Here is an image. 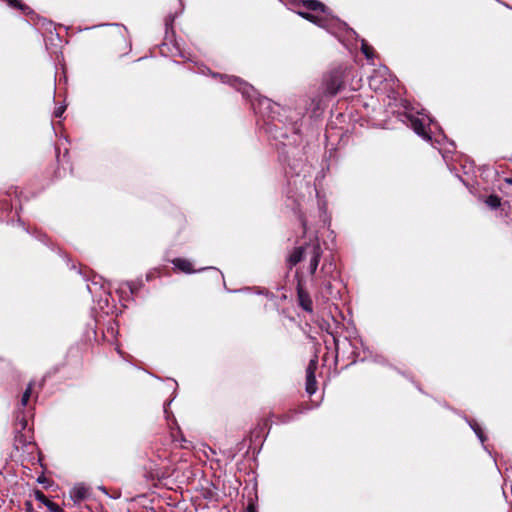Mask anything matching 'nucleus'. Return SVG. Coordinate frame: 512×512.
<instances>
[{
  "label": "nucleus",
  "instance_id": "obj_1",
  "mask_svg": "<svg viewBox=\"0 0 512 512\" xmlns=\"http://www.w3.org/2000/svg\"><path fill=\"white\" fill-rule=\"evenodd\" d=\"M322 254L319 240L315 238L309 243L295 247L287 262L290 268L304 262L301 268L312 277L311 282L315 287L326 290L325 296L328 297L333 295L331 281L336 278V265L332 260L325 259L317 272Z\"/></svg>",
  "mask_w": 512,
  "mask_h": 512
},
{
  "label": "nucleus",
  "instance_id": "obj_2",
  "mask_svg": "<svg viewBox=\"0 0 512 512\" xmlns=\"http://www.w3.org/2000/svg\"><path fill=\"white\" fill-rule=\"evenodd\" d=\"M254 110L267 118L265 130L274 139L288 137V121L291 123V131L296 134L299 131L298 123L304 115L301 111L282 107L265 97L258 100V105L254 107Z\"/></svg>",
  "mask_w": 512,
  "mask_h": 512
},
{
  "label": "nucleus",
  "instance_id": "obj_3",
  "mask_svg": "<svg viewBox=\"0 0 512 512\" xmlns=\"http://www.w3.org/2000/svg\"><path fill=\"white\" fill-rule=\"evenodd\" d=\"M302 5L308 11H298L297 14L302 18L324 28L331 34H336L335 29L345 31L357 37L356 32L345 22L336 18H329L327 8L318 0H302Z\"/></svg>",
  "mask_w": 512,
  "mask_h": 512
},
{
  "label": "nucleus",
  "instance_id": "obj_4",
  "mask_svg": "<svg viewBox=\"0 0 512 512\" xmlns=\"http://www.w3.org/2000/svg\"><path fill=\"white\" fill-rule=\"evenodd\" d=\"M303 162L297 161L293 164H288V169L285 170L287 176V190L286 196L293 199L295 203L299 202V198L303 196V190L309 189V182L306 180L305 175H301L303 170Z\"/></svg>",
  "mask_w": 512,
  "mask_h": 512
},
{
  "label": "nucleus",
  "instance_id": "obj_5",
  "mask_svg": "<svg viewBox=\"0 0 512 512\" xmlns=\"http://www.w3.org/2000/svg\"><path fill=\"white\" fill-rule=\"evenodd\" d=\"M351 71L345 66H338L328 71L322 79L319 91L325 97H333L339 93L345 86V81Z\"/></svg>",
  "mask_w": 512,
  "mask_h": 512
},
{
  "label": "nucleus",
  "instance_id": "obj_6",
  "mask_svg": "<svg viewBox=\"0 0 512 512\" xmlns=\"http://www.w3.org/2000/svg\"><path fill=\"white\" fill-rule=\"evenodd\" d=\"M406 118L417 135L426 141H432L431 125H434V122L430 116L422 114V117L419 118L412 114H407Z\"/></svg>",
  "mask_w": 512,
  "mask_h": 512
},
{
  "label": "nucleus",
  "instance_id": "obj_7",
  "mask_svg": "<svg viewBox=\"0 0 512 512\" xmlns=\"http://www.w3.org/2000/svg\"><path fill=\"white\" fill-rule=\"evenodd\" d=\"M325 96L317 90L312 95L303 100L304 110L310 113L311 118H317L324 110Z\"/></svg>",
  "mask_w": 512,
  "mask_h": 512
},
{
  "label": "nucleus",
  "instance_id": "obj_8",
  "mask_svg": "<svg viewBox=\"0 0 512 512\" xmlns=\"http://www.w3.org/2000/svg\"><path fill=\"white\" fill-rule=\"evenodd\" d=\"M220 80L222 83L228 84L234 88H236L245 98L252 99L255 95V89L252 85L243 81L242 79L229 76V75H220Z\"/></svg>",
  "mask_w": 512,
  "mask_h": 512
},
{
  "label": "nucleus",
  "instance_id": "obj_9",
  "mask_svg": "<svg viewBox=\"0 0 512 512\" xmlns=\"http://www.w3.org/2000/svg\"><path fill=\"white\" fill-rule=\"evenodd\" d=\"M87 289L93 298L99 297L98 304L101 309L108 307L110 293L104 283H100L94 278L91 284H87Z\"/></svg>",
  "mask_w": 512,
  "mask_h": 512
},
{
  "label": "nucleus",
  "instance_id": "obj_10",
  "mask_svg": "<svg viewBox=\"0 0 512 512\" xmlns=\"http://www.w3.org/2000/svg\"><path fill=\"white\" fill-rule=\"evenodd\" d=\"M171 263L174 265V267L176 269H178L179 271H181L185 274H192V273L201 272V271L209 269V270H212L217 276H220L223 278L222 272L219 271L218 269H216L214 267H207V268H201L199 270H195L193 268L192 263L189 260L184 259V258H175L171 261Z\"/></svg>",
  "mask_w": 512,
  "mask_h": 512
},
{
  "label": "nucleus",
  "instance_id": "obj_11",
  "mask_svg": "<svg viewBox=\"0 0 512 512\" xmlns=\"http://www.w3.org/2000/svg\"><path fill=\"white\" fill-rule=\"evenodd\" d=\"M297 298L299 306L307 311L312 312L313 311V302L312 299L307 291H305L301 285L300 280L298 281L297 285Z\"/></svg>",
  "mask_w": 512,
  "mask_h": 512
},
{
  "label": "nucleus",
  "instance_id": "obj_12",
  "mask_svg": "<svg viewBox=\"0 0 512 512\" xmlns=\"http://www.w3.org/2000/svg\"><path fill=\"white\" fill-rule=\"evenodd\" d=\"M90 495L89 488L83 484H77L70 490V498L75 504L88 498Z\"/></svg>",
  "mask_w": 512,
  "mask_h": 512
},
{
  "label": "nucleus",
  "instance_id": "obj_13",
  "mask_svg": "<svg viewBox=\"0 0 512 512\" xmlns=\"http://www.w3.org/2000/svg\"><path fill=\"white\" fill-rule=\"evenodd\" d=\"M27 419L24 410H20L17 408L15 421H14V429L16 432V438L23 436V431L27 428Z\"/></svg>",
  "mask_w": 512,
  "mask_h": 512
},
{
  "label": "nucleus",
  "instance_id": "obj_14",
  "mask_svg": "<svg viewBox=\"0 0 512 512\" xmlns=\"http://www.w3.org/2000/svg\"><path fill=\"white\" fill-rule=\"evenodd\" d=\"M388 75V69L386 67H382L374 75L369 78V85L374 89H378V84L382 82V80H386Z\"/></svg>",
  "mask_w": 512,
  "mask_h": 512
},
{
  "label": "nucleus",
  "instance_id": "obj_15",
  "mask_svg": "<svg viewBox=\"0 0 512 512\" xmlns=\"http://www.w3.org/2000/svg\"><path fill=\"white\" fill-rule=\"evenodd\" d=\"M466 421L469 424L470 428L476 434V436L479 439V441L482 443V446H483L484 450L489 452L487 446L484 445V443L486 441V436H485L484 431L481 428V426L475 420H469V419L466 418Z\"/></svg>",
  "mask_w": 512,
  "mask_h": 512
},
{
  "label": "nucleus",
  "instance_id": "obj_16",
  "mask_svg": "<svg viewBox=\"0 0 512 512\" xmlns=\"http://www.w3.org/2000/svg\"><path fill=\"white\" fill-rule=\"evenodd\" d=\"M299 125V131L295 134L293 133V131H291V123L288 121L287 122V127H288V137L287 138H282V139H277L278 141H281L283 145H286V142L284 140H288V144H296L297 141H298V138H299V133L301 131V125H302V119L299 121L298 123Z\"/></svg>",
  "mask_w": 512,
  "mask_h": 512
},
{
  "label": "nucleus",
  "instance_id": "obj_17",
  "mask_svg": "<svg viewBox=\"0 0 512 512\" xmlns=\"http://www.w3.org/2000/svg\"><path fill=\"white\" fill-rule=\"evenodd\" d=\"M299 125V131L295 134L293 133V131H291V123L288 121L287 122V127H288V137L287 138H282V139H277L278 141H281L283 145H286V142L284 140H288V144H296L297 141H298V138H299V133L301 131V125H302V119L299 121L298 123Z\"/></svg>",
  "mask_w": 512,
  "mask_h": 512
},
{
  "label": "nucleus",
  "instance_id": "obj_18",
  "mask_svg": "<svg viewBox=\"0 0 512 512\" xmlns=\"http://www.w3.org/2000/svg\"><path fill=\"white\" fill-rule=\"evenodd\" d=\"M317 390V381L315 374H306V392L312 395Z\"/></svg>",
  "mask_w": 512,
  "mask_h": 512
},
{
  "label": "nucleus",
  "instance_id": "obj_19",
  "mask_svg": "<svg viewBox=\"0 0 512 512\" xmlns=\"http://www.w3.org/2000/svg\"><path fill=\"white\" fill-rule=\"evenodd\" d=\"M32 389H33V383L30 382L27 386V388L25 389V391L23 392L22 394V397H21V400H20V403H19V407L20 410H24L30 397H31V394H32Z\"/></svg>",
  "mask_w": 512,
  "mask_h": 512
},
{
  "label": "nucleus",
  "instance_id": "obj_20",
  "mask_svg": "<svg viewBox=\"0 0 512 512\" xmlns=\"http://www.w3.org/2000/svg\"><path fill=\"white\" fill-rule=\"evenodd\" d=\"M486 205L491 209H497L501 205V199L497 195H489L485 200Z\"/></svg>",
  "mask_w": 512,
  "mask_h": 512
},
{
  "label": "nucleus",
  "instance_id": "obj_21",
  "mask_svg": "<svg viewBox=\"0 0 512 512\" xmlns=\"http://www.w3.org/2000/svg\"><path fill=\"white\" fill-rule=\"evenodd\" d=\"M361 51L368 60L372 59L374 56L373 48L367 44L365 39H361Z\"/></svg>",
  "mask_w": 512,
  "mask_h": 512
},
{
  "label": "nucleus",
  "instance_id": "obj_22",
  "mask_svg": "<svg viewBox=\"0 0 512 512\" xmlns=\"http://www.w3.org/2000/svg\"><path fill=\"white\" fill-rule=\"evenodd\" d=\"M317 365H318V359H317V356H315L313 359H311L309 361V364L306 368V374H310V372H311V374H315Z\"/></svg>",
  "mask_w": 512,
  "mask_h": 512
},
{
  "label": "nucleus",
  "instance_id": "obj_23",
  "mask_svg": "<svg viewBox=\"0 0 512 512\" xmlns=\"http://www.w3.org/2000/svg\"><path fill=\"white\" fill-rule=\"evenodd\" d=\"M32 235L37 238L40 242L44 243V244H47V241H48V238L47 236L42 233V232H38V231H34L32 233Z\"/></svg>",
  "mask_w": 512,
  "mask_h": 512
},
{
  "label": "nucleus",
  "instance_id": "obj_24",
  "mask_svg": "<svg viewBox=\"0 0 512 512\" xmlns=\"http://www.w3.org/2000/svg\"><path fill=\"white\" fill-rule=\"evenodd\" d=\"M65 109H66V107L64 105H61V106L55 108L54 113H53L54 116L56 118L62 117L63 113L65 112Z\"/></svg>",
  "mask_w": 512,
  "mask_h": 512
},
{
  "label": "nucleus",
  "instance_id": "obj_25",
  "mask_svg": "<svg viewBox=\"0 0 512 512\" xmlns=\"http://www.w3.org/2000/svg\"><path fill=\"white\" fill-rule=\"evenodd\" d=\"M50 512H65L57 503L48 506Z\"/></svg>",
  "mask_w": 512,
  "mask_h": 512
},
{
  "label": "nucleus",
  "instance_id": "obj_26",
  "mask_svg": "<svg viewBox=\"0 0 512 512\" xmlns=\"http://www.w3.org/2000/svg\"><path fill=\"white\" fill-rule=\"evenodd\" d=\"M174 19H175V16L173 15H168L166 18H165V26H166V31L168 30V28L170 26H172L173 22H174Z\"/></svg>",
  "mask_w": 512,
  "mask_h": 512
},
{
  "label": "nucleus",
  "instance_id": "obj_27",
  "mask_svg": "<svg viewBox=\"0 0 512 512\" xmlns=\"http://www.w3.org/2000/svg\"><path fill=\"white\" fill-rule=\"evenodd\" d=\"M35 497L38 501H40L42 504L48 499L43 492L36 491Z\"/></svg>",
  "mask_w": 512,
  "mask_h": 512
},
{
  "label": "nucleus",
  "instance_id": "obj_28",
  "mask_svg": "<svg viewBox=\"0 0 512 512\" xmlns=\"http://www.w3.org/2000/svg\"><path fill=\"white\" fill-rule=\"evenodd\" d=\"M15 442L20 443L22 446H25L28 443V441L24 438V435L18 438L15 437Z\"/></svg>",
  "mask_w": 512,
  "mask_h": 512
},
{
  "label": "nucleus",
  "instance_id": "obj_29",
  "mask_svg": "<svg viewBox=\"0 0 512 512\" xmlns=\"http://www.w3.org/2000/svg\"><path fill=\"white\" fill-rule=\"evenodd\" d=\"M301 224H302L304 233H306L308 231L306 220L301 219Z\"/></svg>",
  "mask_w": 512,
  "mask_h": 512
},
{
  "label": "nucleus",
  "instance_id": "obj_30",
  "mask_svg": "<svg viewBox=\"0 0 512 512\" xmlns=\"http://www.w3.org/2000/svg\"><path fill=\"white\" fill-rule=\"evenodd\" d=\"M127 286L132 294L135 293L136 288L132 285V283H127Z\"/></svg>",
  "mask_w": 512,
  "mask_h": 512
},
{
  "label": "nucleus",
  "instance_id": "obj_31",
  "mask_svg": "<svg viewBox=\"0 0 512 512\" xmlns=\"http://www.w3.org/2000/svg\"><path fill=\"white\" fill-rule=\"evenodd\" d=\"M374 361H375V362H378V363H384V362H385V361H384V358H383V357H381V356H377V357H375Z\"/></svg>",
  "mask_w": 512,
  "mask_h": 512
},
{
  "label": "nucleus",
  "instance_id": "obj_32",
  "mask_svg": "<svg viewBox=\"0 0 512 512\" xmlns=\"http://www.w3.org/2000/svg\"><path fill=\"white\" fill-rule=\"evenodd\" d=\"M54 503H55V502H53V501H51V500L47 499L43 504H44V505L46 506V508L48 509V506H49L50 504H54Z\"/></svg>",
  "mask_w": 512,
  "mask_h": 512
},
{
  "label": "nucleus",
  "instance_id": "obj_33",
  "mask_svg": "<svg viewBox=\"0 0 512 512\" xmlns=\"http://www.w3.org/2000/svg\"><path fill=\"white\" fill-rule=\"evenodd\" d=\"M449 145L451 146V149H446L447 152H452V150L455 148L454 142H449Z\"/></svg>",
  "mask_w": 512,
  "mask_h": 512
},
{
  "label": "nucleus",
  "instance_id": "obj_34",
  "mask_svg": "<svg viewBox=\"0 0 512 512\" xmlns=\"http://www.w3.org/2000/svg\"><path fill=\"white\" fill-rule=\"evenodd\" d=\"M248 512H254V509H253V507H252V506H249V507H248Z\"/></svg>",
  "mask_w": 512,
  "mask_h": 512
},
{
  "label": "nucleus",
  "instance_id": "obj_35",
  "mask_svg": "<svg viewBox=\"0 0 512 512\" xmlns=\"http://www.w3.org/2000/svg\"><path fill=\"white\" fill-rule=\"evenodd\" d=\"M443 140H447V137L444 134L440 135Z\"/></svg>",
  "mask_w": 512,
  "mask_h": 512
},
{
  "label": "nucleus",
  "instance_id": "obj_36",
  "mask_svg": "<svg viewBox=\"0 0 512 512\" xmlns=\"http://www.w3.org/2000/svg\"><path fill=\"white\" fill-rule=\"evenodd\" d=\"M164 412L167 414V408H166V404L164 405Z\"/></svg>",
  "mask_w": 512,
  "mask_h": 512
},
{
  "label": "nucleus",
  "instance_id": "obj_37",
  "mask_svg": "<svg viewBox=\"0 0 512 512\" xmlns=\"http://www.w3.org/2000/svg\"><path fill=\"white\" fill-rule=\"evenodd\" d=\"M508 182H509L510 184H512V178H511V179H509V180H508Z\"/></svg>",
  "mask_w": 512,
  "mask_h": 512
}]
</instances>
